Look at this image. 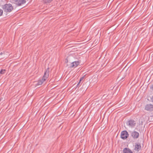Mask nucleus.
<instances>
[{"label": "nucleus", "instance_id": "obj_1", "mask_svg": "<svg viewBox=\"0 0 153 153\" xmlns=\"http://www.w3.org/2000/svg\"><path fill=\"white\" fill-rule=\"evenodd\" d=\"M49 70L48 68L45 71V74L42 78L39 80L36 83L37 85H41L45 81L49 76Z\"/></svg>", "mask_w": 153, "mask_h": 153}, {"label": "nucleus", "instance_id": "obj_2", "mask_svg": "<svg viewBox=\"0 0 153 153\" xmlns=\"http://www.w3.org/2000/svg\"><path fill=\"white\" fill-rule=\"evenodd\" d=\"M2 8L5 12H10L13 9V7L10 4H6L2 6Z\"/></svg>", "mask_w": 153, "mask_h": 153}, {"label": "nucleus", "instance_id": "obj_3", "mask_svg": "<svg viewBox=\"0 0 153 153\" xmlns=\"http://www.w3.org/2000/svg\"><path fill=\"white\" fill-rule=\"evenodd\" d=\"M128 136V132L126 131H123L121 133V137L123 139H126Z\"/></svg>", "mask_w": 153, "mask_h": 153}, {"label": "nucleus", "instance_id": "obj_4", "mask_svg": "<svg viewBox=\"0 0 153 153\" xmlns=\"http://www.w3.org/2000/svg\"><path fill=\"white\" fill-rule=\"evenodd\" d=\"M13 1L16 5L18 6H21L26 2L25 0H13Z\"/></svg>", "mask_w": 153, "mask_h": 153}, {"label": "nucleus", "instance_id": "obj_5", "mask_svg": "<svg viewBox=\"0 0 153 153\" xmlns=\"http://www.w3.org/2000/svg\"><path fill=\"white\" fill-rule=\"evenodd\" d=\"M145 109L147 111H152L153 105L151 104H147L146 105Z\"/></svg>", "mask_w": 153, "mask_h": 153}, {"label": "nucleus", "instance_id": "obj_6", "mask_svg": "<svg viewBox=\"0 0 153 153\" xmlns=\"http://www.w3.org/2000/svg\"><path fill=\"white\" fill-rule=\"evenodd\" d=\"M80 62V61L79 60L74 62L71 63L70 67L71 68H75L77 67L79 64Z\"/></svg>", "mask_w": 153, "mask_h": 153}, {"label": "nucleus", "instance_id": "obj_7", "mask_svg": "<svg viewBox=\"0 0 153 153\" xmlns=\"http://www.w3.org/2000/svg\"><path fill=\"white\" fill-rule=\"evenodd\" d=\"M127 125L131 127L134 126L136 124L135 121L133 120H130L128 122Z\"/></svg>", "mask_w": 153, "mask_h": 153}, {"label": "nucleus", "instance_id": "obj_8", "mask_svg": "<svg viewBox=\"0 0 153 153\" xmlns=\"http://www.w3.org/2000/svg\"><path fill=\"white\" fill-rule=\"evenodd\" d=\"M131 135L133 138L136 139L138 138L139 134L137 132L133 131L131 132Z\"/></svg>", "mask_w": 153, "mask_h": 153}, {"label": "nucleus", "instance_id": "obj_9", "mask_svg": "<svg viewBox=\"0 0 153 153\" xmlns=\"http://www.w3.org/2000/svg\"><path fill=\"white\" fill-rule=\"evenodd\" d=\"M141 149V146L140 143H137L135 144L134 150L138 152Z\"/></svg>", "mask_w": 153, "mask_h": 153}, {"label": "nucleus", "instance_id": "obj_10", "mask_svg": "<svg viewBox=\"0 0 153 153\" xmlns=\"http://www.w3.org/2000/svg\"><path fill=\"white\" fill-rule=\"evenodd\" d=\"M123 153H133L129 149L124 148L123 150Z\"/></svg>", "mask_w": 153, "mask_h": 153}, {"label": "nucleus", "instance_id": "obj_11", "mask_svg": "<svg viewBox=\"0 0 153 153\" xmlns=\"http://www.w3.org/2000/svg\"><path fill=\"white\" fill-rule=\"evenodd\" d=\"M145 120L144 119V117L143 116H142V117H140L139 120V123L141 125L143 124V122L145 121Z\"/></svg>", "mask_w": 153, "mask_h": 153}, {"label": "nucleus", "instance_id": "obj_12", "mask_svg": "<svg viewBox=\"0 0 153 153\" xmlns=\"http://www.w3.org/2000/svg\"><path fill=\"white\" fill-rule=\"evenodd\" d=\"M53 0H43V1L45 3H50Z\"/></svg>", "mask_w": 153, "mask_h": 153}, {"label": "nucleus", "instance_id": "obj_13", "mask_svg": "<svg viewBox=\"0 0 153 153\" xmlns=\"http://www.w3.org/2000/svg\"><path fill=\"white\" fill-rule=\"evenodd\" d=\"M6 70L5 69H2L0 71V74H3L5 73Z\"/></svg>", "mask_w": 153, "mask_h": 153}, {"label": "nucleus", "instance_id": "obj_14", "mask_svg": "<svg viewBox=\"0 0 153 153\" xmlns=\"http://www.w3.org/2000/svg\"><path fill=\"white\" fill-rule=\"evenodd\" d=\"M3 11L2 10L0 9V16H1L3 14Z\"/></svg>", "mask_w": 153, "mask_h": 153}, {"label": "nucleus", "instance_id": "obj_15", "mask_svg": "<svg viewBox=\"0 0 153 153\" xmlns=\"http://www.w3.org/2000/svg\"><path fill=\"white\" fill-rule=\"evenodd\" d=\"M85 75L84 76H82V77H81L80 79H81V80H83L84 79V77H85Z\"/></svg>", "mask_w": 153, "mask_h": 153}, {"label": "nucleus", "instance_id": "obj_16", "mask_svg": "<svg viewBox=\"0 0 153 153\" xmlns=\"http://www.w3.org/2000/svg\"><path fill=\"white\" fill-rule=\"evenodd\" d=\"M80 82H78V83L77 85V87H79L80 86Z\"/></svg>", "mask_w": 153, "mask_h": 153}, {"label": "nucleus", "instance_id": "obj_17", "mask_svg": "<svg viewBox=\"0 0 153 153\" xmlns=\"http://www.w3.org/2000/svg\"><path fill=\"white\" fill-rule=\"evenodd\" d=\"M150 99L151 101L153 102V97H152Z\"/></svg>", "mask_w": 153, "mask_h": 153}, {"label": "nucleus", "instance_id": "obj_18", "mask_svg": "<svg viewBox=\"0 0 153 153\" xmlns=\"http://www.w3.org/2000/svg\"><path fill=\"white\" fill-rule=\"evenodd\" d=\"M150 88L153 90V85H152Z\"/></svg>", "mask_w": 153, "mask_h": 153}, {"label": "nucleus", "instance_id": "obj_19", "mask_svg": "<svg viewBox=\"0 0 153 153\" xmlns=\"http://www.w3.org/2000/svg\"><path fill=\"white\" fill-rule=\"evenodd\" d=\"M81 81H82V80H81V79H80L79 82H80Z\"/></svg>", "mask_w": 153, "mask_h": 153}, {"label": "nucleus", "instance_id": "obj_20", "mask_svg": "<svg viewBox=\"0 0 153 153\" xmlns=\"http://www.w3.org/2000/svg\"><path fill=\"white\" fill-rule=\"evenodd\" d=\"M12 0L13 1V0Z\"/></svg>", "mask_w": 153, "mask_h": 153}]
</instances>
